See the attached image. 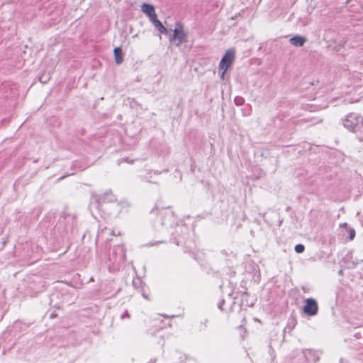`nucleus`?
<instances>
[{"label":"nucleus","instance_id":"obj_12","mask_svg":"<svg viewBox=\"0 0 363 363\" xmlns=\"http://www.w3.org/2000/svg\"><path fill=\"white\" fill-rule=\"evenodd\" d=\"M104 200L111 202L114 200V196L111 193H106L104 196Z\"/></svg>","mask_w":363,"mask_h":363},{"label":"nucleus","instance_id":"obj_23","mask_svg":"<svg viewBox=\"0 0 363 363\" xmlns=\"http://www.w3.org/2000/svg\"><path fill=\"white\" fill-rule=\"evenodd\" d=\"M340 228H347V223H341V224L340 225Z\"/></svg>","mask_w":363,"mask_h":363},{"label":"nucleus","instance_id":"obj_25","mask_svg":"<svg viewBox=\"0 0 363 363\" xmlns=\"http://www.w3.org/2000/svg\"><path fill=\"white\" fill-rule=\"evenodd\" d=\"M338 273H339V274H342V269H340Z\"/></svg>","mask_w":363,"mask_h":363},{"label":"nucleus","instance_id":"obj_13","mask_svg":"<svg viewBox=\"0 0 363 363\" xmlns=\"http://www.w3.org/2000/svg\"><path fill=\"white\" fill-rule=\"evenodd\" d=\"M148 18H149V20L152 23V24L154 26L156 24V22L159 21L155 11L153 12Z\"/></svg>","mask_w":363,"mask_h":363},{"label":"nucleus","instance_id":"obj_7","mask_svg":"<svg viewBox=\"0 0 363 363\" xmlns=\"http://www.w3.org/2000/svg\"><path fill=\"white\" fill-rule=\"evenodd\" d=\"M306 38L305 37L296 35L293 38H291L289 42L291 45L296 47H301L306 43Z\"/></svg>","mask_w":363,"mask_h":363},{"label":"nucleus","instance_id":"obj_18","mask_svg":"<svg viewBox=\"0 0 363 363\" xmlns=\"http://www.w3.org/2000/svg\"><path fill=\"white\" fill-rule=\"evenodd\" d=\"M355 230L353 228H350V240H352L355 237Z\"/></svg>","mask_w":363,"mask_h":363},{"label":"nucleus","instance_id":"obj_14","mask_svg":"<svg viewBox=\"0 0 363 363\" xmlns=\"http://www.w3.org/2000/svg\"><path fill=\"white\" fill-rule=\"evenodd\" d=\"M148 18H149V20L152 23V24L154 26L156 24V22L159 21L155 11L153 12Z\"/></svg>","mask_w":363,"mask_h":363},{"label":"nucleus","instance_id":"obj_22","mask_svg":"<svg viewBox=\"0 0 363 363\" xmlns=\"http://www.w3.org/2000/svg\"><path fill=\"white\" fill-rule=\"evenodd\" d=\"M141 293H142V296L145 298V299H149L147 295L145 294V291L143 289H141Z\"/></svg>","mask_w":363,"mask_h":363},{"label":"nucleus","instance_id":"obj_19","mask_svg":"<svg viewBox=\"0 0 363 363\" xmlns=\"http://www.w3.org/2000/svg\"><path fill=\"white\" fill-rule=\"evenodd\" d=\"M224 303H225V301L224 300H222L221 301H220L218 304V308L221 310V311H224V308H223V306H224Z\"/></svg>","mask_w":363,"mask_h":363},{"label":"nucleus","instance_id":"obj_3","mask_svg":"<svg viewBox=\"0 0 363 363\" xmlns=\"http://www.w3.org/2000/svg\"><path fill=\"white\" fill-rule=\"evenodd\" d=\"M169 42L177 47L187 42V34L184 31L183 25L177 22L173 30V34L169 37Z\"/></svg>","mask_w":363,"mask_h":363},{"label":"nucleus","instance_id":"obj_5","mask_svg":"<svg viewBox=\"0 0 363 363\" xmlns=\"http://www.w3.org/2000/svg\"><path fill=\"white\" fill-rule=\"evenodd\" d=\"M305 306L303 311L308 316H314L318 313V306L317 301L312 298H308L305 301Z\"/></svg>","mask_w":363,"mask_h":363},{"label":"nucleus","instance_id":"obj_20","mask_svg":"<svg viewBox=\"0 0 363 363\" xmlns=\"http://www.w3.org/2000/svg\"><path fill=\"white\" fill-rule=\"evenodd\" d=\"M130 315L129 314L128 311H125V313L123 315H121L122 319H124L125 318H130Z\"/></svg>","mask_w":363,"mask_h":363},{"label":"nucleus","instance_id":"obj_11","mask_svg":"<svg viewBox=\"0 0 363 363\" xmlns=\"http://www.w3.org/2000/svg\"><path fill=\"white\" fill-rule=\"evenodd\" d=\"M155 27L160 31L162 34H167V29L162 25V23L159 21L156 22Z\"/></svg>","mask_w":363,"mask_h":363},{"label":"nucleus","instance_id":"obj_1","mask_svg":"<svg viewBox=\"0 0 363 363\" xmlns=\"http://www.w3.org/2000/svg\"><path fill=\"white\" fill-rule=\"evenodd\" d=\"M342 123L347 130L357 133L359 140L363 142V117L351 113L345 117Z\"/></svg>","mask_w":363,"mask_h":363},{"label":"nucleus","instance_id":"obj_21","mask_svg":"<svg viewBox=\"0 0 363 363\" xmlns=\"http://www.w3.org/2000/svg\"><path fill=\"white\" fill-rule=\"evenodd\" d=\"M221 70V72L220 74V77L221 79H225V72L226 71H224V69H220Z\"/></svg>","mask_w":363,"mask_h":363},{"label":"nucleus","instance_id":"obj_6","mask_svg":"<svg viewBox=\"0 0 363 363\" xmlns=\"http://www.w3.org/2000/svg\"><path fill=\"white\" fill-rule=\"evenodd\" d=\"M303 354L308 361L317 362L319 360V356L316 351L312 350H306L303 351Z\"/></svg>","mask_w":363,"mask_h":363},{"label":"nucleus","instance_id":"obj_10","mask_svg":"<svg viewBox=\"0 0 363 363\" xmlns=\"http://www.w3.org/2000/svg\"><path fill=\"white\" fill-rule=\"evenodd\" d=\"M142 11L145 13L148 17L155 12V7L149 4H143L141 7Z\"/></svg>","mask_w":363,"mask_h":363},{"label":"nucleus","instance_id":"obj_9","mask_svg":"<svg viewBox=\"0 0 363 363\" xmlns=\"http://www.w3.org/2000/svg\"><path fill=\"white\" fill-rule=\"evenodd\" d=\"M161 172L158 171H148L145 174L141 176L142 180L144 182H150V183H154L156 184V182H152L151 179L152 177V174H160Z\"/></svg>","mask_w":363,"mask_h":363},{"label":"nucleus","instance_id":"obj_17","mask_svg":"<svg viewBox=\"0 0 363 363\" xmlns=\"http://www.w3.org/2000/svg\"><path fill=\"white\" fill-rule=\"evenodd\" d=\"M141 284L142 282L140 279H134L133 281V285L135 288H138Z\"/></svg>","mask_w":363,"mask_h":363},{"label":"nucleus","instance_id":"obj_26","mask_svg":"<svg viewBox=\"0 0 363 363\" xmlns=\"http://www.w3.org/2000/svg\"><path fill=\"white\" fill-rule=\"evenodd\" d=\"M65 177H66V175L62 176V177H60V179H64V178H65Z\"/></svg>","mask_w":363,"mask_h":363},{"label":"nucleus","instance_id":"obj_4","mask_svg":"<svg viewBox=\"0 0 363 363\" xmlns=\"http://www.w3.org/2000/svg\"><path fill=\"white\" fill-rule=\"evenodd\" d=\"M235 57V50L233 48L228 49L223 56L219 63V69L227 71L233 65Z\"/></svg>","mask_w":363,"mask_h":363},{"label":"nucleus","instance_id":"obj_8","mask_svg":"<svg viewBox=\"0 0 363 363\" xmlns=\"http://www.w3.org/2000/svg\"><path fill=\"white\" fill-rule=\"evenodd\" d=\"M115 62L117 65L122 63L123 60L122 50L120 47H117L113 50Z\"/></svg>","mask_w":363,"mask_h":363},{"label":"nucleus","instance_id":"obj_24","mask_svg":"<svg viewBox=\"0 0 363 363\" xmlns=\"http://www.w3.org/2000/svg\"><path fill=\"white\" fill-rule=\"evenodd\" d=\"M55 316H56V315H55V313H52V314L50 315V318H54Z\"/></svg>","mask_w":363,"mask_h":363},{"label":"nucleus","instance_id":"obj_15","mask_svg":"<svg viewBox=\"0 0 363 363\" xmlns=\"http://www.w3.org/2000/svg\"><path fill=\"white\" fill-rule=\"evenodd\" d=\"M305 250V247L302 244H298L295 246V251L297 253H302Z\"/></svg>","mask_w":363,"mask_h":363},{"label":"nucleus","instance_id":"obj_16","mask_svg":"<svg viewBox=\"0 0 363 363\" xmlns=\"http://www.w3.org/2000/svg\"><path fill=\"white\" fill-rule=\"evenodd\" d=\"M234 101L237 106H241L244 103L243 98L240 97V96L235 97Z\"/></svg>","mask_w":363,"mask_h":363},{"label":"nucleus","instance_id":"obj_2","mask_svg":"<svg viewBox=\"0 0 363 363\" xmlns=\"http://www.w3.org/2000/svg\"><path fill=\"white\" fill-rule=\"evenodd\" d=\"M151 214L157 215L154 222V227L156 230H160V227L171 228L175 223L174 214L170 208L162 209L159 211L158 213L157 211L153 210Z\"/></svg>","mask_w":363,"mask_h":363}]
</instances>
